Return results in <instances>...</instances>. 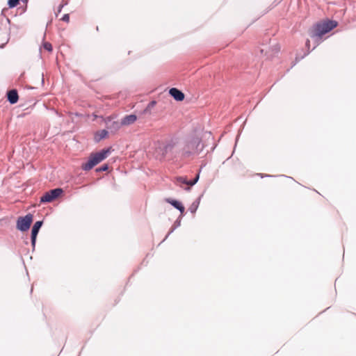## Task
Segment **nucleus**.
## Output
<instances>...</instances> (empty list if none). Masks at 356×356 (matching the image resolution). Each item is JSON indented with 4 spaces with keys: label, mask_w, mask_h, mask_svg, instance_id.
Segmentation results:
<instances>
[{
    "label": "nucleus",
    "mask_w": 356,
    "mask_h": 356,
    "mask_svg": "<svg viewBox=\"0 0 356 356\" xmlns=\"http://www.w3.org/2000/svg\"><path fill=\"white\" fill-rule=\"evenodd\" d=\"M179 138H172L164 143H159L154 150L156 159L163 161L168 158L170 161H183Z\"/></svg>",
    "instance_id": "nucleus-1"
},
{
    "label": "nucleus",
    "mask_w": 356,
    "mask_h": 356,
    "mask_svg": "<svg viewBox=\"0 0 356 356\" xmlns=\"http://www.w3.org/2000/svg\"><path fill=\"white\" fill-rule=\"evenodd\" d=\"M179 142L183 160L200 154L204 148L201 138L197 136L179 139Z\"/></svg>",
    "instance_id": "nucleus-2"
},
{
    "label": "nucleus",
    "mask_w": 356,
    "mask_h": 356,
    "mask_svg": "<svg viewBox=\"0 0 356 356\" xmlns=\"http://www.w3.org/2000/svg\"><path fill=\"white\" fill-rule=\"evenodd\" d=\"M337 26V22L334 20H327L322 23H318L313 26L309 32L312 38L318 40L324 34L330 32Z\"/></svg>",
    "instance_id": "nucleus-3"
},
{
    "label": "nucleus",
    "mask_w": 356,
    "mask_h": 356,
    "mask_svg": "<svg viewBox=\"0 0 356 356\" xmlns=\"http://www.w3.org/2000/svg\"><path fill=\"white\" fill-rule=\"evenodd\" d=\"M111 152V148L103 149L98 152L90 155L87 162L82 163L81 168L84 171H88L99 163L104 160Z\"/></svg>",
    "instance_id": "nucleus-4"
},
{
    "label": "nucleus",
    "mask_w": 356,
    "mask_h": 356,
    "mask_svg": "<svg viewBox=\"0 0 356 356\" xmlns=\"http://www.w3.org/2000/svg\"><path fill=\"white\" fill-rule=\"evenodd\" d=\"M33 222V215L28 213L25 216H21L17 220V229L21 232H26L29 229Z\"/></svg>",
    "instance_id": "nucleus-5"
},
{
    "label": "nucleus",
    "mask_w": 356,
    "mask_h": 356,
    "mask_svg": "<svg viewBox=\"0 0 356 356\" xmlns=\"http://www.w3.org/2000/svg\"><path fill=\"white\" fill-rule=\"evenodd\" d=\"M63 191L60 188H56L51 189L47 192H46L40 198V203H49L52 202L58 197L62 193Z\"/></svg>",
    "instance_id": "nucleus-6"
},
{
    "label": "nucleus",
    "mask_w": 356,
    "mask_h": 356,
    "mask_svg": "<svg viewBox=\"0 0 356 356\" xmlns=\"http://www.w3.org/2000/svg\"><path fill=\"white\" fill-rule=\"evenodd\" d=\"M42 225H43L42 220L36 221L34 223V225L31 229V245L33 248L35 246L37 236H38V232H39L41 227L42 226Z\"/></svg>",
    "instance_id": "nucleus-7"
},
{
    "label": "nucleus",
    "mask_w": 356,
    "mask_h": 356,
    "mask_svg": "<svg viewBox=\"0 0 356 356\" xmlns=\"http://www.w3.org/2000/svg\"><path fill=\"white\" fill-rule=\"evenodd\" d=\"M169 94L177 102H181L184 100L185 97L184 92L176 88H170L169 90Z\"/></svg>",
    "instance_id": "nucleus-8"
},
{
    "label": "nucleus",
    "mask_w": 356,
    "mask_h": 356,
    "mask_svg": "<svg viewBox=\"0 0 356 356\" xmlns=\"http://www.w3.org/2000/svg\"><path fill=\"white\" fill-rule=\"evenodd\" d=\"M8 101L11 104H15L18 102L19 96L17 90L13 89L7 92Z\"/></svg>",
    "instance_id": "nucleus-9"
},
{
    "label": "nucleus",
    "mask_w": 356,
    "mask_h": 356,
    "mask_svg": "<svg viewBox=\"0 0 356 356\" xmlns=\"http://www.w3.org/2000/svg\"><path fill=\"white\" fill-rule=\"evenodd\" d=\"M166 202L170 204L173 207L179 210L181 213H183L184 212L185 208L184 205L181 204V202H180L179 201L168 198L166 199Z\"/></svg>",
    "instance_id": "nucleus-10"
},
{
    "label": "nucleus",
    "mask_w": 356,
    "mask_h": 356,
    "mask_svg": "<svg viewBox=\"0 0 356 356\" xmlns=\"http://www.w3.org/2000/svg\"><path fill=\"white\" fill-rule=\"evenodd\" d=\"M137 120V116L134 114H130L124 116L121 120V125H129L133 124Z\"/></svg>",
    "instance_id": "nucleus-11"
},
{
    "label": "nucleus",
    "mask_w": 356,
    "mask_h": 356,
    "mask_svg": "<svg viewBox=\"0 0 356 356\" xmlns=\"http://www.w3.org/2000/svg\"><path fill=\"white\" fill-rule=\"evenodd\" d=\"M108 135V131L106 129H102L95 133V140L99 142L101 140L105 138Z\"/></svg>",
    "instance_id": "nucleus-12"
},
{
    "label": "nucleus",
    "mask_w": 356,
    "mask_h": 356,
    "mask_svg": "<svg viewBox=\"0 0 356 356\" xmlns=\"http://www.w3.org/2000/svg\"><path fill=\"white\" fill-rule=\"evenodd\" d=\"M202 197V195H201L196 200H195L191 205L189 207V211L192 213H195L200 205L201 197Z\"/></svg>",
    "instance_id": "nucleus-13"
},
{
    "label": "nucleus",
    "mask_w": 356,
    "mask_h": 356,
    "mask_svg": "<svg viewBox=\"0 0 356 356\" xmlns=\"http://www.w3.org/2000/svg\"><path fill=\"white\" fill-rule=\"evenodd\" d=\"M177 184H186L188 186L186 188V190L189 191L190 190V181H188L186 177H177Z\"/></svg>",
    "instance_id": "nucleus-14"
},
{
    "label": "nucleus",
    "mask_w": 356,
    "mask_h": 356,
    "mask_svg": "<svg viewBox=\"0 0 356 356\" xmlns=\"http://www.w3.org/2000/svg\"><path fill=\"white\" fill-rule=\"evenodd\" d=\"M156 101L153 100V101H151L147 106V107L145 108V109L144 110L143 113L145 114H147V113H150V111L152 108H154L156 105Z\"/></svg>",
    "instance_id": "nucleus-15"
},
{
    "label": "nucleus",
    "mask_w": 356,
    "mask_h": 356,
    "mask_svg": "<svg viewBox=\"0 0 356 356\" xmlns=\"http://www.w3.org/2000/svg\"><path fill=\"white\" fill-rule=\"evenodd\" d=\"M19 1L20 0H8V6L10 8H13L19 4Z\"/></svg>",
    "instance_id": "nucleus-16"
},
{
    "label": "nucleus",
    "mask_w": 356,
    "mask_h": 356,
    "mask_svg": "<svg viewBox=\"0 0 356 356\" xmlns=\"http://www.w3.org/2000/svg\"><path fill=\"white\" fill-rule=\"evenodd\" d=\"M108 164H104L102 165V166L96 168V172H104V171H106L108 170Z\"/></svg>",
    "instance_id": "nucleus-17"
},
{
    "label": "nucleus",
    "mask_w": 356,
    "mask_h": 356,
    "mask_svg": "<svg viewBox=\"0 0 356 356\" xmlns=\"http://www.w3.org/2000/svg\"><path fill=\"white\" fill-rule=\"evenodd\" d=\"M43 47H44V49L45 50H47V51H52V49H52V45H51V43H49V42H44V43L43 44Z\"/></svg>",
    "instance_id": "nucleus-18"
},
{
    "label": "nucleus",
    "mask_w": 356,
    "mask_h": 356,
    "mask_svg": "<svg viewBox=\"0 0 356 356\" xmlns=\"http://www.w3.org/2000/svg\"><path fill=\"white\" fill-rule=\"evenodd\" d=\"M200 172H198L193 180H190V186L195 185L199 180Z\"/></svg>",
    "instance_id": "nucleus-19"
},
{
    "label": "nucleus",
    "mask_w": 356,
    "mask_h": 356,
    "mask_svg": "<svg viewBox=\"0 0 356 356\" xmlns=\"http://www.w3.org/2000/svg\"><path fill=\"white\" fill-rule=\"evenodd\" d=\"M181 225V217L178 218L174 222L173 226L177 229Z\"/></svg>",
    "instance_id": "nucleus-20"
},
{
    "label": "nucleus",
    "mask_w": 356,
    "mask_h": 356,
    "mask_svg": "<svg viewBox=\"0 0 356 356\" xmlns=\"http://www.w3.org/2000/svg\"><path fill=\"white\" fill-rule=\"evenodd\" d=\"M61 20L65 22H68L70 21V15L69 14H65L63 17L61 18Z\"/></svg>",
    "instance_id": "nucleus-21"
},
{
    "label": "nucleus",
    "mask_w": 356,
    "mask_h": 356,
    "mask_svg": "<svg viewBox=\"0 0 356 356\" xmlns=\"http://www.w3.org/2000/svg\"><path fill=\"white\" fill-rule=\"evenodd\" d=\"M176 229V228L172 225V227L170 228L169 232L168 233V234L165 236V238L163 240V241H164L169 236L170 234H171Z\"/></svg>",
    "instance_id": "nucleus-22"
},
{
    "label": "nucleus",
    "mask_w": 356,
    "mask_h": 356,
    "mask_svg": "<svg viewBox=\"0 0 356 356\" xmlns=\"http://www.w3.org/2000/svg\"><path fill=\"white\" fill-rule=\"evenodd\" d=\"M66 4H67V3H64V4H60V5L58 6V13H60L61 12L62 8H63V6H64L65 5H66Z\"/></svg>",
    "instance_id": "nucleus-23"
},
{
    "label": "nucleus",
    "mask_w": 356,
    "mask_h": 356,
    "mask_svg": "<svg viewBox=\"0 0 356 356\" xmlns=\"http://www.w3.org/2000/svg\"><path fill=\"white\" fill-rule=\"evenodd\" d=\"M258 175H260L261 178L272 177V175H262V174H258Z\"/></svg>",
    "instance_id": "nucleus-24"
},
{
    "label": "nucleus",
    "mask_w": 356,
    "mask_h": 356,
    "mask_svg": "<svg viewBox=\"0 0 356 356\" xmlns=\"http://www.w3.org/2000/svg\"><path fill=\"white\" fill-rule=\"evenodd\" d=\"M309 43H310L309 40H307L306 41V46H307L308 48H309Z\"/></svg>",
    "instance_id": "nucleus-25"
}]
</instances>
